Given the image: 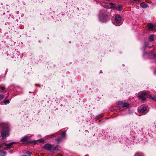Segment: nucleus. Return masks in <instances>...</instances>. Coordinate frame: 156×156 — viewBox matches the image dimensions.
I'll list each match as a JSON object with an SVG mask.
<instances>
[{"mask_svg": "<svg viewBox=\"0 0 156 156\" xmlns=\"http://www.w3.org/2000/svg\"><path fill=\"white\" fill-rule=\"evenodd\" d=\"M2 129L1 130V135L0 136V140L4 139L6 136L9 135L10 129L9 125L6 123H2Z\"/></svg>", "mask_w": 156, "mask_h": 156, "instance_id": "1", "label": "nucleus"}, {"mask_svg": "<svg viewBox=\"0 0 156 156\" xmlns=\"http://www.w3.org/2000/svg\"><path fill=\"white\" fill-rule=\"evenodd\" d=\"M100 21L102 22H106L108 20L109 18L106 12H101L99 15Z\"/></svg>", "mask_w": 156, "mask_h": 156, "instance_id": "2", "label": "nucleus"}, {"mask_svg": "<svg viewBox=\"0 0 156 156\" xmlns=\"http://www.w3.org/2000/svg\"><path fill=\"white\" fill-rule=\"evenodd\" d=\"M138 97L141 99L142 101H144L146 100V98L147 97V94L146 92H143L139 94Z\"/></svg>", "mask_w": 156, "mask_h": 156, "instance_id": "3", "label": "nucleus"}, {"mask_svg": "<svg viewBox=\"0 0 156 156\" xmlns=\"http://www.w3.org/2000/svg\"><path fill=\"white\" fill-rule=\"evenodd\" d=\"M44 147L45 149L51 151L53 150L52 149V145L49 144H46L44 146Z\"/></svg>", "mask_w": 156, "mask_h": 156, "instance_id": "4", "label": "nucleus"}, {"mask_svg": "<svg viewBox=\"0 0 156 156\" xmlns=\"http://www.w3.org/2000/svg\"><path fill=\"white\" fill-rule=\"evenodd\" d=\"M115 20L117 24H119L120 23L121 19L119 15H118L115 16Z\"/></svg>", "mask_w": 156, "mask_h": 156, "instance_id": "5", "label": "nucleus"}, {"mask_svg": "<svg viewBox=\"0 0 156 156\" xmlns=\"http://www.w3.org/2000/svg\"><path fill=\"white\" fill-rule=\"evenodd\" d=\"M147 108L145 106H144L139 110V112L140 113H143L146 110Z\"/></svg>", "mask_w": 156, "mask_h": 156, "instance_id": "6", "label": "nucleus"}, {"mask_svg": "<svg viewBox=\"0 0 156 156\" xmlns=\"http://www.w3.org/2000/svg\"><path fill=\"white\" fill-rule=\"evenodd\" d=\"M6 154V152L2 150L0 151V155L1 156H4Z\"/></svg>", "mask_w": 156, "mask_h": 156, "instance_id": "7", "label": "nucleus"}, {"mask_svg": "<svg viewBox=\"0 0 156 156\" xmlns=\"http://www.w3.org/2000/svg\"><path fill=\"white\" fill-rule=\"evenodd\" d=\"M140 5L141 7L144 8H146L148 6V5L144 2L141 3L140 4Z\"/></svg>", "mask_w": 156, "mask_h": 156, "instance_id": "8", "label": "nucleus"}, {"mask_svg": "<svg viewBox=\"0 0 156 156\" xmlns=\"http://www.w3.org/2000/svg\"><path fill=\"white\" fill-rule=\"evenodd\" d=\"M117 10L119 11H121L122 9V8L121 5H119L118 6L115 7V8Z\"/></svg>", "mask_w": 156, "mask_h": 156, "instance_id": "9", "label": "nucleus"}, {"mask_svg": "<svg viewBox=\"0 0 156 156\" xmlns=\"http://www.w3.org/2000/svg\"><path fill=\"white\" fill-rule=\"evenodd\" d=\"M27 136H25L21 139L20 140L22 142H26L27 140Z\"/></svg>", "mask_w": 156, "mask_h": 156, "instance_id": "10", "label": "nucleus"}, {"mask_svg": "<svg viewBox=\"0 0 156 156\" xmlns=\"http://www.w3.org/2000/svg\"><path fill=\"white\" fill-rule=\"evenodd\" d=\"M14 143V142H13L9 144L4 143H3V144H5L6 146H8V147H11L10 146H12Z\"/></svg>", "mask_w": 156, "mask_h": 156, "instance_id": "11", "label": "nucleus"}, {"mask_svg": "<svg viewBox=\"0 0 156 156\" xmlns=\"http://www.w3.org/2000/svg\"><path fill=\"white\" fill-rule=\"evenodd\" d=\"M148 28L150 30H152L153 28V24L151 23H149L148 25Z\"/></svg>", "mask_w": 156, "mask_h": 156, "instance_id": "12", "label": "nucleus"}, {"mask_svg": "<svg viewBox=\"0 0 156 156\" xmlns=\"http://www.w3.org/2000/svg\"><path fill=\"white\" fill-rule=\"evenodd\" d=\"M149 39L151 41H154V35H151L149 37Z\"/></svg>", "mask_w": 156, "mask_h": 156, "instance_id": "13", "label": "nucleus"}, {"mask_svg": "<svg viewBox=\"0 0 156 156\" xmlns=\"http://www.w3.org/2000/svg\"><path fill=\"white\" fill-rule=\"evenodd\" d=\"M26 154H27L23 155L21 156H30L32 153L29 151H27Z\"/></svg>", "mask_w": 156, "mask_h": 156, "instance_id": "14", "label": "nucleus"}, {"mask_svg": "<svg viewBox=\"0 0 156 156\" xmlns=\"http://www.w3.org/2000/svg\"><path fill=\"white\" fill-rule=\"evenodd\" d=\"M129 104L128 103H125L123 104V105L122 106V107L124 108L128 107L129 105Z\"/></svg>", "mask_w": 156, "mask_h": 156, "instance_id": "15", "label": "nucleus"}, {"mask_svg": "<svg viewBox=\"0 0 156 156\" xmlns=\"http://www.w3.org/2000/svg\"><path fill=\"white\" fill-rule=\"evenodd\" d=\"M151 58H156V55L153 52L151 53Z\"/></svg>", "mask_w": 156, "mask_h": 156, "instance_id": "16", "label": "nucleus"}, {"mask_svg": "<svg viewBox=\"0 0 156 156\" xmlns=\"http://www.w3.org/2000/svg\"><path fill=\"white\" fill-rule=\"evenodd\" d=\"M102 117V115H99L98 116L96 117L94 119L95 120H96L97 119L101 118Z\"/></svg>", "mask_w": 156, "mask_h": 156, "instance_id": "17", "label": "nucleus"}, {"mask_svg": "<svg viewBox=\"0 0 156 156\" xmlns=\"http://www.w3.org/2000/svg\"><path fill=\"white\" fill-rule=\"evenodd\" d=\"M62 137H60L57 139V141L58 143L61 142L62 140Z\"/></svg>", "mask_w": 156, "mask_h": 156, "instance_id": "18", "label": "nucleus"}, {"mask_svg": "<svg viewBox=\"0 0 156 156\" xmlns=\"http://www.w3.org/2000/svg\"><path fill=\"white\" fill-rule=\"evenodd\" d=\"M109 4L111 5V8H115V6L114 5V4L113 3H112V2H110L109 3Z\"/></svg>", "mask_w": 156, "mask_h": 156, "instance_id": "19", "label": "nucleus"}, {"mask_svg": "<svg viewBox=\"0 0 156 156\" xmlns=\"http://www.w3.org/2000/svg\"><path fill=\"white\" fill-rule=\"evenodd\" d=\"M4 95L2 94H0V101L2 100L4 98Z\"/></svg>", "mask_w": 156, "mask_h": 156, "instance_id": "20", "label": "nucleus"}, {"mask_svg": "<svg viewBox=\"0 0 156 156\" xmlns=\"http://www.w3.org/2000/svg\"><path fill=\"white\" fill-rule=\"evenodd\" d=\"M9 102H10L9 100L8 99L5 100L4 101V103L5 104H6L9 103Z\"/></svg>", "mask_w": 156, "mask_h": 156, "instance_id": "21", "label": "nucleus"}, {"mask_svg": "<svg viewBox=\"0 0 156 156\" xmlns=\"http://www.w3.org/2000/svg\"><path fill=\"white\" fill-rule=\"evenodd\" d=\"M66 136V133H63L62 134V137H64Z\"/></svg>", "mask_w": 156, "mask_h": 156, "instance_id": "22", "label": "nucleus"}, {"mask_svg": "<svg viewBox=\"0 0 156 156\" xmlns=\"http://www.w3.org/2000/svg\"><path fill=\"white\" fill-rule=\"evenodd\" d=\"M123 104L122 101H119L118 102L117 105H121Z\"/></svg>", "mask_w": 156, "mask_h": 156, "instance_id": "23", "label": "nucleus"}, {"mask_svg": "<svg viewBox=\"0 0 156 156\" xmlns=\"http://www.w3.org/2000/svg\"><path fill=\"white\" fill-rule=\"evenodd\" d=\"M11 147H4L3 149V150H7L8 149L11 148Z\"/></svg>", "mask_w": 156, "mask_h": 156, "instance_id": "24", "label": "nucleus"}, {"mask_svg": "<svg viewBox=\"0 0 156 156\" xmlns=\"http://www.w3.org/2000/svg\"><path fill=\"white\" fill-rule=\"evenodd\" d=\"M30 143H33L34 144V145L35 144L37 143V141H30Z\"/></svg>", "mask_w": 156, "mask_h": 156, "instance_id": "25", "label": "nucleus"}, {"mask_svg": "<svg viewBox=\"0 0 156 156\" xmlns=\"http://www.w3.org/2000/svg\"><path fill=\"white\" fill-rule=\"evenodd\" d=\"M148 46V44L147 43L145 42L144 43V46L145 47H147Z\"/></svg>", "mask_w": 156, "mask_h": 156, "instance_id": "26", "label": "nucleus"}, {"mask_svg": "<svg viewBox=\"0 0 156 156\" xmlns=\"http://www.w3.org/2000/svg\"><path fill=\"white\" fill-rule=\"evenodd\" d=\"M39 141L40 143H42L43 142H44V140L42 139H41L40 140H39Z\"/></svg>", "mask_w": 156, "mask_h": 156, "instance_id": "27", "label": "nucleus"}, {"mask_svg": "<svg viewBox=\"0 0 156 156\" xmlns=\"http://www.w3.org/2000/svg\"><path fill=\"white\" fill-rule=\"evenodd\" d=\"M1 89L2 90H4L5 89V88L4 87H1Z\"/></svg>", "mask_w": 156, "mask_h": 156, "instance_id": "28", "label": "nucleus"}, {"mask_svg": "<svg viewBox=\"0 0 156 156\" xmlns=\"http://www.w3.org/2000/svg\"><path fill=\"white\" fill-rule=\"evenodd\" d=\"M151 98H152V99H153L154 100H155V97H151Z\"/></svg>", "mask_w": 156, "mask_h": 156, "instance_id": "29", "label": "nucleus"}, {"mask_svg": "<svg viewBox=\"0 0 156 156\" xmlns=\"http://www.w3.org/2000/svg\"><path fill=\"white\" fill-rule=\"evenodd\" d=\"M4 144H0V148L2 147V145Z\"/></svg>", "mask_w": 156, "mask_h": 156, "instance_id": "30", "label": "nucleus"}, {"mask_svg": "<svg viewBox=\"0 0 156 156\" xmlns=\"http://www.w3.org/2000/svg\"><path fill=\"white\" fill-rule=\"evenodd\" d=\"M55 134H53L50 136H51V137H52L54 135H55Z\"/></svg>", "mask_w": 156, "mask_h": 156, "instance_id": "31", "label": "nucleus"}, {"mask_svg": "<svg viewBox=\"0 0 156 156\" xmlns=\"http://www.w3.org/2000/svg\"><path fill=\"white\" fill-rule=\"evenodd\" d=\"M133 1H139L140 0H133Z\"/></svg>", "mask_w": 156, "mask_h": 156, "instance_id": "32", "label": "nucleus"}, {"mask_svg": "<svg viewBox=\"0 0 156 156\" xmlns=\"http://www.w3.org/2000/svg\"><path fill=\"white\" fill-rule=\"evenodd\" d=\"M59 155H60V156H63L61 154H59Z\"/></svg>", "mask_w": 156, "mask_h": 156, "instance_id": "33", "label": "nucleus"}, {"mask_svg": "<svg viewBox=\"0 0 156 156\" xmlns=\"http://www.w3.org/2000/svg\"><path fill=\"white\" fill-rule=\"evenodd\" d=\"M59 154H58L57 156H60V155H59Z\"/></svg>", "mask_w": 156, "mask_h": 156, "instance_id": "34", "label": "nucleus"}, {"mask_svg": "<svg viewBox=\"0 0 156 156\" xmlns=\"http://www.w3.org/2000/svg\"><path fill=\"white\" fill-rule=\"evenodd\" d=\"M137 156H141L140 155H138Z\"/></svg>", "mask_w": 156, "mask_h": 156, "instance_id": "35", "label": "nucleus"}, {"mask_svg": "<svg viewBox=\"0 0 156 156\" xmlns=\"http://www.w3.org/2000/svg\"><path fill=\"white\" fill-rule=\"evenodd\" d=\"M37 85V86H40L38 84Z\"/></svg>", "mask_w": 156, "mask_h": 156, "instance_id": "36", "label": "nucleus"}, {"mask_svg": "<svg viewBox=\"0 0 156 156\" xmlns=\"http://www.w3.org/2000/svg\"><path fill=\"white\" fill-rule=\"evenodd\" d=\"M56 148H55L54 149V150H56Z\"/></svg>", "mask_w": 156, "mask_h": 156, "instance_id": "37", "label": "nucleus"}]
</instances>
